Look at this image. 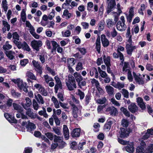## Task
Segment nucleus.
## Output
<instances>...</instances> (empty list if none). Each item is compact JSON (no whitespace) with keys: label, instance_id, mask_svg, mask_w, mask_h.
I'll return each mask as SVG.
<instances>
[{"label":"nucleus","instance_id":"f257e3e1","mask_svg":"<svg viewBox=\"0 0 153 153\" xmlns=\"http://www.w3.org/2000/svg\"><path fill=\"white\" fill-rule=\"evenodd\" d=\"M66 85L69 91H73L76 88V85L74 77L71 75H69L68 79L65 81Z\"/></svg>","mask_w":153,"mask_h":153},{"label":"nucleus","instance_id":"f03ea898","mask_svg":"<svg viewBox=\"0 0 153 153\" xmlns=\"http://www.w3.org/2000/svg\"><path fill=\"white\" fill-rule=\"evenodd\" d=\"M12 81L15 83L17 84V86L20 90H23L25 92L28 91L27 88L28 86L26 83L23 82L22 80L20 78L13 79H12Z\"/></svg>","mask_w":153,"mask_h":153},{"label":"nucleus","instance_id":"7ed1b4c3","mask_svg":"<svg viewBox=\"0 0 153 153\" xmlns=\"http://www.w3.org/2000/svg\"><path fill=\"white\" fill-rule=\"evenodd\" d=\"M69 104L72 107V114L73 117L75 118H77L78 116V114L79 112H80L82 109V106L78 105V106H76L71 101H70Z\"/></svg>","mask_w":153,"mask_h":153},{"label":"nucleus","instance_id":"20e7f679","mask_svg":"<svg viewBox=\"0 0 153 153\" xmlns=\"http://www.w3.org/2000/svg\"><path fill=\"white\" fill-rule=\"evenodd\" d=\"M42 45V43L40 40H33L31 42V46L33 48L37 51H39V48Z\"/></svg>","mask_w":153,"mask_h":153},{"label":"nucleus","instance_id":"39448f33","mask_svg":"<svg viewBox=\"0 0 153 153\" xmlns=\"http://www.w3.org/2000/svg\"><path fill=\"white\" fill-rule=\"evenodd\" d=\"M12 37L14 40L13 42L17 46L19 49L22 48V44L19 41V36L16 32L13 33L12 34Z\"/></svg>","mask_w":153,"mask_h":153},{"label":"nucleus","instance_id":"423d86ee","mask_svg":"<svg viewBox=\"0 0 153 153\" xmlns=\"http://www.w3.org/2000/svg\"><path fill=\"white\" fill-rule=\"evenodd\" d=\"M146 145L144 142L141 141L140 145L136 149V153H146Z\"/></svg>","mask_w":153,"mask_h":153},{"label":"nucleus","instance_id":"0eeeda50","mask_svg":"<svg viewBox=\"0 0 153 153\" xmlns=\"http://www.w3.org/2000/svg\"><path fill=\"white\" fill-rule=\"evenodd\" d=\"M133 74L136 83L139 85H143L144 84L143 78L142 75L139 73L136 74L134 72H133Z\"/></svg>","mask_w":153,"mask_h":153},{"label":"nucleus","instance_id":"6e6552de","mask_svg":"<svg viewBox=\"0 0 153 153\" xmlns=\"http://www.w3.org/2000/svg\"><path fill=\"white\" fill-rule=\"evenodd\" d=\"M32 104L30 99L28 97H26L25 100H24L22 103L23 107L27 110L28 107H30Z\"/></svg>","mask_w":153,"mask_h":153},{"label":"nucleus","instance_id":"1a4fd4ad","mask_svg":"<svg viewBox=\"0 0 153 153\" xmlns=\"http://www.w3.org/2000/svg\"><path fill=\"white\" fill-rule=\"evenodd\" d=\"M101 39L103 46L104 47H107L109 45V42L105 36L104 34L102 35L101 36Z\"/></svg>","mask_w":153,"mask_h":153},{"label":"nucleus","instance_id":"9d476101","mask_svg":"<svg viewBox=\"0 0 153 153\" xmlns=\"http://www.w3.org/2000/svg\"><path fill=\"white\" fill-rule=\"evenodd\" d=\"M110 1L107 10L108 13H109L111 12L112 10V9L116 5L115 0H110Z\"/></svg>","mask_w":153,"mask_h":153},{"label":"nucleus","instance_id":"9b49d317","mask_svg":"<svg viewBox=\"0 0 153 153\" xmlns=\"http://www.w3.org/2000/svg\"><path fill=\"white\" fill-rule=\"evenodd\" d=\"M4 116L10 123H17V120L14 118L13 116L6 113L4 114Z\"/></svg>","mask_w":153,"mask_h":153},{"label":"nucleus","instance_id":"f8f14e48","mask_svg":"<svg viewBox=\"0 0 153 153\" xmlns=\"http://www.w3.org/2000/svg\"><path fill=\"white\" fill-rule=\"evenodd\" d=\"M126 25L124 23H122L121 21H118L117 24V29L120 31H123L125 30Z\"/></svg>","mask_w":153,"mask_h":153},{"label":"nucleus","instance_id":"ddd939ff","mask_svg":"<svg viewBox=\"0 0 153 153\" xmlns=\"http://www.w3.org/2000/svg\"><path fill=\"white\" fill-rule=\"evenodd\" d=\"M32 63L34 67L37 70V71L40 74H42V67L38 62L35 60H33Z\"/></svg>","mask_w":153,"mask_h":153},{"label":"nucleus","instance_id":"4468645a","mask_svg":"<svg viewBox=\"0 0 153 153\" xmlns=\"http://www.w3.org/2000/svg\"><path fill=\"white\" fill-rule=\"evenodd\" d=\"M2 23V30L4 33L7 31H8L10 29V25L6 21L3 20Z\"/></svg>","mask_w":153,"mask_h":153},{"label":"nucleus","instance_id":"2eb2a0df","mask_svg":"<svg viewBox=\"0 0 153 153\" xmlns=\"http://www.w3.org/2000/svg\"><path fill=\"white\" fill-rule=\"evenodd\" d=\"M137 102L138 105L142 110H144L146 109L145 104L143 102V100L142 98L139 97L137 98Z\"/></svg>","mask_w":153,"mask_h":153},{"label":"nucleus","instance_id":"dca6fc26","mask_svg":"<svg viewBox=\"0 0 153 153\" xmlns=\"http://www.w3.org/2000/svg\"><path fill=\"white\" fill-rule=\"evenodd\" d=\"M26 128L27 131L31 132L33 130L35 129L36 126L35 124L28 121V125H26Z\"/></svg>","mask_w":153,"mask_h":153},{"label":"nucleus","instance_id":"f3484780","mask_svg":"<svg viewBox=\"0 0 153 153\" xmlns=\"http://www.w3.org/2000/svg\"><path fill=\"white\" fill-rule=\"evenodd\" d=\"M126 48L127 54L129 55H131L133 51L136 48V46L129 45L128 44L126 45Z\"/></svg>","mask_w":153,"mask_h":153},{"label":"nucleus","instance_id":"a211bd4d","mask_svg":"<svg viewBox=\"0 0 153 153\" xmlns=\"http://www.w3.org/2000/svg\"><path fill=\"white\" fill-rule=\"evenodd\" d=\"M26 110L27 111L26 114L29 117L31 118H35L36 117V115L33 113V110L31 108H27Z\"/></svg>","mask_w":153,"mask_h":153},{"label":"nucleus","instance_id":"6ab92c4d","mask_svg":"<svg viewBox=\"0 0 153 153\" xmlns=\"http://www.w3.org/2000/svg\"><path fill=\"white\" fill-rule=\"evenodd\" d=\"M80 132L79 128H76L72 130L71 135L73 137H78L79 136Z\"/></svg>","mask_w":153,"mask_h":153},{"label":"nucleus","instance_id":"aec40b11","mask_svg":"<svg viewBox=\"0 0 153 153\" xmlns=\"http://www.w3.org/2000/svg\"><path fill=\"white\" fill-rule=\"evenodd\" d=\"M63 131L65 138L68 140L69 137V130L66 125H64L63 126Z\"/></svg>","mask_w":153,"mask_h":153},{"label":"nucleus","instance_id":"412c9836","mask_svg":"<svg viewBox=\"0 0 153 153\" xmlns=\"http://www.w3.org/2000/svg\"><path fill=\"white\" fill-rule=\"evenodd\" d=\"M5 53L7 56L10 59L12 60L14 58V55L15 54V52L11 51H6Z\"/></svg>","mask_w":153,"mask_h":153},{"label":"nucleus","instance_id":"4be33fe9","mask_svg":"<svg viewBox=\"0 0 153 153\" xmlns=\"http://www.w3.org/2000/svg\"><path fill=\"white\" fill-rule=\"evenodd\" d=\"M121 133L120 136L121 138H125L127 137L129 134V132L128 131L126 130L123 128H122L120 129Z\"/></svg>","mask_w":153,"mask_h":153},{"label":"nucleus","instance_id":"5701e85b","mask_svg":"<svg viewBox=\"0 0 153 153\" xmlns=\"http://www.w3.org/2000/svg\"><path fill=\"white\" fill-rule=\"evenodd\" d=\"M128 109L132 113H134L138 109V107L134 103H132L128 106Z\"/></svg>","mask_w":153,"mask_h":153},{"label":"nucleus","instance_id":"b1692460","mask_svg":"<svg viewBox=\"0 0 153 153\" xmlns=\"http://www.w3.org/2000/svg\"><path fill=\"white\" fill-rule=\"evenodd\" d=\"M107 27L108 28L112 27L115 24V22L113 21V19H108L106 20Z\"/></svg>","mask_w":153,"mask_h":153},{"label":"nucleus","instance_id":"393cba45","mask_svg":"<svg viewBox=\"0 0 153 153\" xmlns=\"http://www.w3.org/2000/svg\"><path fill=\"white\" fill-rule=\"evenodd\" d=\"M133 145V143H130L126 147V151L129 153H133L134 150Z\"/></svg>","mask_w":153,"mask_h":153},{"label":"nucleus","instance_id":"a878e982","mask_svg":"<svg viewBox=\"0 0 153 153\" xmlns=\"http://www.w3.org/2000/svg\"><path fill=\"white\" fill-rule=\"evenodd\" d=\"M73 75L74 77V78H75L77 82H80L83 79V77L81 74L76 72Z\"/></svg>","mask_w":153,"mask_h":153},{"label":"nucleus","instance_id":"bb28decb","mask_svg":"<svg viewBox=\"0 0 153 153\" xmlns=\"http://www.w3.org/2000/svg\"><path fill=\"white\" fill-rule=\"evenodd\" d=\"M35 98L37 100L38 102L42 104H43L44 103V101L43 100L42 97L39 94H38L36 95H35Z\"/></svg>","mask_w":153,"mask_h":153},{"label":"nucleus","instance_id":"cd10ccee","mask_svg":"<svg viewBox=\"0 0 153 153\" xmlns=\"http://www.w3.org/2000/svg\"><path fill=\"white\" fill-rule=\"evenodd\" d=\"M51 100L53 103L55 108H59L60 107L59 103L57 99L54 96L52 97Z\"/></svg>","mask_w":153,"mask_h":153},{"label":"nucleus","instance_id":"c85d7f7f","mask_svg":"<svg viewBox=\"0 0 153 153\" xmlns=\"http://www.w3.org/2000/svg\"><path fill=\"white\" fill-rule=\"evenodd\" d=\"M96 48L98 52L100 53V37H98L96 42Z\"/></svg>","mask_w":153,"mask_h":153},{"label":"nucleus","instance_id":"c756f323","mask_svg":"<svg viewBox=\"0 0 153 153\" xmlns=\"http://www.w3.org/2000/svg\"><path fill=\"white\" fill-rule=\"evenodd\" d=\"M76 94L78 96L80 100H82L85 97V94L81 90L78 89L76 92Z\"/></svg>","mask_w":153,"mask_h":153},{"label":"nucleus","instance_id":"7c9ffc66","mask_svg":"<svg viewBox=\"0 0 153 153\" xmlns=\"http://www.w3.org/2000/svg\"><path fill=\"white\" fill-rule=\"evenodd\" d=\"M103 59L104 62L106 66L111 65L110 64V58L109 56H106L104 55L103 56Z\"/></svg>","mask_w":153,"mask_h":153},{"label":"nucleus","instance_id":"2f4dec72","mask_svg":"<svg viewBox=\"0 0 153 153\" xmlns=\"http://www.w3.org/2000/svg\"><path fill=\"white\" fill-rule=\"evenodd\" d=\"M62 16L63 18H65L66 19H68L70 18L71 14L69 13L68 10L66 9L64 10Z\"/></svg>","mask_w":153,"mask_h":153},{"label":"nucleus","instance_id":"473e14b6","mask_svg":"<svg viewBox=\"0 0 153 153\" xmlns=\"http://www.w3.org/2000/svg\"><path fill=\"white\" fill-rule=\"evenodd\" d=\"M106 91L108 94L110 95L113 94L114 91V88L111 86H107L105 87Z\"/></svg>","mask_w":153,"mask_h":153},{"label":"nucleus","instance_id":"72a5a7b5","mask_svg":"<svg viewBox=\"0 0 153 153\" xmlns=\"http://www.w3.org/2000/svg\"><path fill=\"white\" fill-rule=\"evenodd\" d=\"M75 60L74 58H69L68 59L67 66H73L75 64Z\"/></svg>","mask_w":153,"mask_h":153},{"label":"nucleus","instance_id":"f704fd0d","mask_svg":"<svg viewBox=\"0 0 153 153\" xmlns=\"http://www.w3.org/2000/svg\"><path fill=\"white\" fill-rule=\"evenodd\" d=\"M26 77L33 80H36V79L34 74L28 71L26 73Z\"/></svg>","mask_w":153,"mask_h":153},{"label":"nucleus","instance_id":"c9c22d12","mask_svg":"<svg viewBox=\"0 0 153 153\" xmlns=\"http://www.w3.org/2000/svg\"><path fill=\"white\" fill-rule=\"evenodd\" d=\"M54 142L56 143H58L59 145H60V143L62 142V137L57 136L56 135H54Z\"/></svg>","mask_w":153,"mask_h":153},{"label":"nucleus","instance_id":"e433bc0d","mask_svg":"<svg viewBox=\"0 0 153 153\" xmlns=\"http://www.w3.org/2000/svg\"><path fill=\"white\" fill-rule=\"evenodd\" d=\"M24 50L28 52L30 51L31 49L27 44L25 42H24L22 44V48Z\"/></svg>","mask_w":153,"mask_h":153},{"label":"nucleus","instance_id":"4c0bfd02","mask_svg":"<svg viewBox=\"0 0 153 153\" xmlns=\"http://www.w3.org/2000/svg\"><path fill=\"white\" fill-rule=\"evenodd\" d=\"M146 6L144 4H141L140 7L138 10V13L142 15H143V11L146 8Z\"/></svg>","mask_w":153,"mask_h":153},{"label":"nucleus","instance_id":"58836bf2","mask_svg":"<svg viewBox=\"0 0 153 153\" xmlns=\"http://www.w3.org/2000/svg\"><path fill=\"white\" fill-rule=\"evenodd\" d=\"M3 48L4 50L6 51L11 49L12 46L9 44L8 42L7 41L5 44L3 45Z\"/></svg>","mask_w":153,"mask_h":153},{"label":"nucleus","instance_id":"ea45409f","mask_svg":"<svg viewBox=\"0 0 153 153\" xmlns=\"http://www.w3.org/2000/svg\"><path fill=\"white\" fill-rule=\"evenodd\" d=\"M32 104L33 108L35 110H37L40 107L36 101L35 99H33L32 101Z\"/></svg>","mask_w":153,"mask_h":153},{"label":"nucleus","instance_id":"a19ab883","mask_svg":"<svg viewBox=\"0 0 153 153\" xmlns=\"http://www.w3.org/2000/svg\"><path fill=\"white\" fill-rule=\"evenodd\" d=\"M62 85L61 84H56L54 87L55 90V92L56 94L58 93V90L59 89H62Z\"/></svg>","mask_w":153,"mask_h":153},{"label":"nucleus","instance_id":"79ce46f5","mask_svg":"<svg viewBox=\"0 0 153 153\" xmlns=\"http://www.w3.org/2000/svg\"><path fill=\"white\" fill-rule=\"evenodd\" d=\"M44 77L45 82L47 83H48L50 81H53V79L47 74L44 75Z\"/></svg>","mask_w":153,"mask_h":153},{"label":"nucleus","instance_id":"37998d69","mask_svg":"<svg viewBox=\"0 0 153 153\" xmlns=\"http://www.w3.org/2000/svg\"><path fill=\"white\" fill-rule=\"evenodd\" d=\"M98 30L99 31H101L102 30L104 27V24L103 22L102 21H100L98 25Z\"/></svg>","mask_w":153,"mask_h":153},{"label":"nucleus","instance_id":"c03bdc74","mask_svg":"<svg viewBox=\"0 0 153 153\" xmlns=\"http://www.w3.org/2000/svg\"><path fill=\"white\" fill-rule=\"evenodd\" d=\"M120 110L126 116L129 117L130 116V114L129 112L128 111L127 109L123 107H122L120 108Z\"/></svg>","mask_w":153,"mask_h":153},{"label":"nucleus","instance_id":"a18cd8bd","mask_svg":"<svg viewBox=\"0 0 153 153\" xmlns=\"http://www.w3.org/2000/svg\"><path fill=\"white\" fill-rule=\"evenodd\" d=\"M21 16L22 21L25 22L26 19V14L25 11L24 9L22 10Z\"/></svg>","mask_w":153,"mask_h":153},{"label":"nucleus","instance_id":"49530a36","mask_svg":"<svg viewBox=\"0 0 153 153\" xmlns=\"http://www.w3.org/2000/svg\"><path fill=\"white\" fill-rule=\"evenodd\" d=\"M107 100L105 97H104L101 99H99L96 100L97 102L100 104H102L106 102Z\"/></svg>","mask_w":153,"mask_h":153},{"label":"nucleus","instance_id":"de8ad7c7","mask_svg":"<svg viewBox=\"0 0 153 153\" xmlns=\"http://www.w3.org/2000/svg\"><path fill=\"white\" fill-rule=\"evenodd\" d=\"M7 2L6 0H3L2 1V6L3 8L4 11L6 12L7 9Z\"/></svg>","mask_w":153,"mask_h":153},{"label":"nucleus","instance_id":"09e8293b","mask_svg":"<svg viewBox=\"0 0 153 153\" xmlns=\"http://www.w3.org/2000/svg\"><path fill=\"white\" fill-rule=\"evenodd\" d=\"M124 97L127 98L128 97L129 93L128 91L125 89H122L121 91Z\"/></svg>","mask_w":153,"mask_h":153},{"label":"nucleus","instance_id":"8fccbe9b","mask_svg":"<svg viewBox=\"0 0 153 153\" xmlns=\"http://www.w3.org/2000/svg\"><path fill=\"white\" fill-rule=\"evenodd\" d=\"M39 91L40 93L43 95L46 96L47 95V92L45 90V88L42 86V87L39 89Z\"/></svg>","mask_w":153,"mask_h":153},{"label":"nucleus","instance_id":"3c124183","mask_svg":"<svg viewBox=\"0 0 153 153\" xmlns=\"http://www.w3.org/2000/svg\"><path fill=\"white\" fill-rule=\"evenodd\" d=\"M83 68V67L82 63L80 62H78L76 68V70L78 71L79 70H82Z\"/></svg>","mask_w":153,"mask_h":153},{"label":"nucleus","instance_id":"603ef678","mask_svg":"<svg viewBox=\"0 0 153 153\" xmlns=\"http://www.w3.org/2000/svg\"><path fill=\"white\" fill-rule=\"evenodd\" d=\"M45 134L50 140H52L53 139L54 135L52 133L48 132L45 133Z\"/></svg>","mask_w":153,"mask_h":153},{"label":"nucleus","instance_id":"864d4df0","mask_svg":"<svg viewBox=\"0 0 153 153\" xmlns=\"http://www.w3.org/2000/svg\"><path fill=\"white\" fill-rule=\"evenodd\" d=\"M121 124L123 127H127L128 125L129 122L127 120L123 119L122 120Z\"/></svg>","mask_w":153,"mask_h":153},{"label":"nucleus","instance_id":"5fc2aeb1","mask_svg":"<svg viewBox=\"0 0 153 153\" xmlns=\"http://www.w3.org/2000/svg\"><path fill=\"white\" fill-rule=\"evenodd\" d=\"M53 47V51H56V48L59 46V45L57 43L54 41H51V42Z\"/></svg>","mask_w":153,"mask_h":153},{"label":"nucleus","instance_id":"6e6d98bb","mask_svg":"<svg viewBox=\"0 0 153 153\" xmlns=\"http://www.w3.org/2000/svg\"><path fill=\"white\" fill-rule=\"evenodd\" d=\"M117 109L114 107H112V108L110 114L111 115H116L117 114Z\"/></svg>","mask_w":153,"mask_h":153},{"label":"nucleus","instance_id":"4d7b16f0","mask_svg":"<svg viewBox=\"0 0 153 153\" xmlns=\"http://www.w3.org/2000/svg\"><path fill=\"white\" fill-rule=\"evenodd\" d=\"M97 69L95 68H92L90 71L89 73L91 76H93L94 74L97 73Z\"/></svg>","mask_w":153,"mask_h":153},{"label":"nucleus","instance_id":"13d9d810","mask_svg":"<svg viewBox=\"0 0 153 153\" xmlns=\"http://www.w3.org/2000/svg\"><path fill=\"white\" fill-rule=\"evenodd\" d=\"M111 102L113 105L119 107L120 105V104L114 98H112L111 100Z\"/></svg>","mask_w":153,"mask_h":153},{"label":"nucleus","instance_id":"bf43d9fd","mask_svg":"<svg viewBox=\"0 0 153 153\" xmlns=\"http://www.w3.org/2000/svg\"><path fill=\"white\" fill-rule=\"evenodd\" d=\"M13 105L14 107V108L16 110L19 111H22V108L19 105L15 103H13Z\"/></svg>","mask_w":153,"mask_h":153},{"label":"nucleus","instance_id":"052dcab7","mask_svg":"<svg viewBox=\"0 0 153 153\" xmlns=\"http://www.w3.org/2000/svg\"><path fill=\"white\" fill-rule=\"evenodd\" d=\"M28 62V60L27 59H24L20 61V63L22 66H25Z\"/></svg>","mask_w":153,"mask_h":153},{"label":"nucleus","instance_id":"680f3d73","mask_svg":"<svg viewBox=\"0 0 153 153\" xmlns=\"http://www.w3.org/2000/svg\"><path fill=\"white\" fill-rule=\"evenodd\" d=\"M127 78L130 82H132L133 81V78L130 71H128L127 74Z\"/></svg>","mask_w":153,"mask_h":153},{"label":"nucleus","instance_id":"e2e57ef3","mask_svg":"<svg viewBox=\"0 0 153 153\" xmlns=\"http://www.w3.org/2000/svg\"><path fill=\"white\" fill-rule=\"evenodd\" d=\"M146 150V153H152L153 152V144L150 145Z\"/></svg>","mask_w":153,"mask_h":153},{"label":"nucleus","instance_id":"0e129e2a","mask_svg":"<svg viewBox=\"0 0 153 153\" xmlns=\"http://www.w3.org/2000/svg\"><path fill=\"white\" fill-rule=\"evenodd\" d=\"M91 82L93 85H94L96 87L97 86L100 85L98 81L95 79H91Z\"/></svg>","mask_w":153,"mask_h":153},{"label":"nucleus","instance_id":"69168bd1","mask_svg":"<svg viewBox=\"0 0 153 153\" xmlns=\"http://www.w3.org/2000/svg\"><path fill=\"white\" fill-rule=\"evenodd\" d=\"M58 98L59 99V101L63 102L64 100L63 94L62 93H59L57 94Z\"/></svg>","mask_w":153,"mask_h":153},{"label":"nucleus","instance_id":"338daca9","mask_svg":"<svg viewBox=\"0 0 153 153\" xmlns=\"http://www.w3.org/2000/svg\"><path fill=\"white\" fill-rule=\"evenodd\" d=\"M81 25L83 28L84 29H88L89 26V24L86 22H82L81 23Z\"/></svg>","mask_w":153,"mask_h":153},{"label":"nucleus","instance_id":"774afa93","mask_svg":"<svg viewBox=\"0 0 153 153\" xmlns=\"http://www.w3.org/2000/svg\"><path fill=\"white\" fill-rule=\"evenodd\" d=\"M71 34V32L69 30H67L65 32H62V34L63 36L67 37L69 36Z\"/></svg>","mask_w":153,"mask_h":153}]
</instances>
